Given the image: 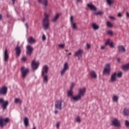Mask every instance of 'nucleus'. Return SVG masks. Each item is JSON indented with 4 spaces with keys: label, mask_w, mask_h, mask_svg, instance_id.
<instances>
[{
    "label": "nucleus",
    "mask_w": 129,
    "mask_h": 129,
    "mask_svg": "<svg viewBox=\"0 0 129 129\" xmlns=\"http://www.w3.org/2000/svg\"><path fill=\"white\" fill-rule=\"evenodd\" d=\"M105 47L104 46H102L101 47V49L103 50V49H105Z\"/></svg>",
    "instance_id": "48"
},
{
    "label": "nucleus",
    "mask_w": 129,
    "mask_h": 129,
    "mask_svg": "<svg viewBox=\"0 0 129 129\" xmlns=\"http://www.w3.org/2000/svg\"><path fill=\"white\" fill-rule=\"evenodd\" d=\"M15 103H16V104H17V103L21 104L22 103V101L19 98H16L15 99Z\"/></svg>",
    "instance_id": "30"
},
{
    "label": "nucleus",
    "mask_w": 129,
    "mask_h": 129,
    "mask_svg": "<svg viewBox=\"0 0 129 129\" xmlns=\"http://www.w3.org/2000/svg\"><path fill=\"white\" fill-rule=\"evenodd\" d=\"M77 2H81V0H77Z\"/></svg>",
    "instance_id": "58"
},
{
    "label": "nucleus",
    "mask_w": 129,
    "mask_h": 129,
    "mask_svg": "<svg viewBox=\"0 0 129 129\" xmlns=\"http://www.w3.org/2000/svg\"><path fill=\"white\" fill-rule=\"evenodd\" d=\"M39 65V62H36L35 60H33L32 62V68L33 70H36L38 69Z\"/></svg>",
    "instance_id": "11"
},
{
    "label": "nucleus",
    "mask_w": 129,
    "mask_h": 129,
    "mask_svg": "<svg viewBox=\"0 0 129 129\" xmlns=\"http://www.w3.org/2000/svg\"><path fill=\"white\" fill-rule=\"evenodd\" d=\"M112 124L115 126H118V127L120 126V122L116 118L113 120V121H112Z\"/></svg>",
    "instance_id": "13"
},
{
    "label": "nucleus",
    "mask_w": 129,
    "mask_h": 129,
    "mask_svg": "<svg viewBox=\"0 0 129 129\" xmlns=\"http://www.w3.org/2000/svg\"><path fill=\"white\" fill-rule=\"evenodd\" d=\"M86 92V88H83L80 89L79 91V94L77 96H73L74 92L73 89H70L68 92V95L71 97V99L74 101H78L82 99V97H84Z\"/></svg>",
    "instance_id": "1"
},
{
    "label": "nucleus",
    "mask_w": 129,
    "mask_h": 129,
    "mask_svg": "<svg viewBox=\"0 0 129 129\" xmlns=\"http://www.w3.org/2000/svg\"><path fill=\"white\" fill-rule=\"evenodd\" d=\"M4 60L5 61H8L9 58V54H8V50L7 49H6L5 51H4Z\"/></svg>",
    "instance_id": "18"
},
{
    "label": "nucleus",
    "mask_w": 129,
    "mask_h": 129,
    "mask_svg": "<svg viewBox=\"0 0 129 129\" xmlns=\"http://www.w3.org/2000/svg\"><path fill=\"white\" fill-rule=\"evenodd\" d=\"M60 125V123L58 122L56 124L57 128H58Z\"/></svg>",
    "instance_id": "46"
},
{
    "label": "nucleus",
    "mask_w": 129,
    "mask_h": 129,
    "mask_svg": "<svg viewBox=\"0 0 129 129\" xmlns=\"http://www.w3.org/2000/svg\"><path fill=\"white\" fill-rule=\"evenodd\" d=\"M112 100L113 101L117 102L118 100V97L117 96H114L112 98Z\"/></svg>",
    "instance_id": "31"
},
{
    "label": "nucleus",
    "mask_w": 129,
    "mask_h": 129,
    "mask_svg": "<svg viewBox=\"0 0 129 129\" xmlns=\"http://www.w3.org/2000/svg\"><path fill=\"white\" fill-rule=\"evenodd\" d=\"M49 71V68L47 66L45 65L43 67L42 71L41 76L43 78V83L47 84L48 81V72Z\"/></svg>",
    "instance_id": "2"
},
{
    "label": "nucleus",
    "mask_w": 129,
    "mask_h": 129,
    "mask_svg": "<svg viewBox=\"0 0 129 129\" xmlns=\"http://www.w3.org/2000/svg\"><path fill=\"white\" fill-rule=\"evenodd\" d=\"M87 49H88L91 48L90 45L88 43L87 44Z\"/></svg>",
    "instance_id": "44"
},
{
    "label": "nucleus",
    "mask_w": 129,
    "mask_h": 129,
    "mask_svg": "<svg viewBox=\"0 0 129 129\" xmlns=\"http://www.w3.org/2000/svg\"><path fill=\"white\" fill-rule=\"evenodd\" d=\"M109 18H110V19H113V20L115 19L114 17H113V16H110Z\"/></svg>",
    "instance_id": "50"
},
{
    "label": "nucleus",
    "mask_w": 129,
    "mask_h": 129,
    "mask_svg": "<svg viewBox=\"0 0 129 129\" xmlns=\"http://www.w3.org/2000/svg\"><path fill=\"white\" fill-rule=\"evenodd\" d=\"M111 72V67L110 64H107L104 69L103 73L104 75H109Z\"/></svg>",
    "instance_id": "6"
},
{
    "label": "nucleus",
    "mask_w": 129,
    "mask_h": 129,
    "mask_svg": "<svg viewBox=\"0 0 129 129\" xmlns=\"http://www.w3.org/2000/svg\"><path fill=\"white\" fill-rule=\"evenodd\" d=\"M69 69V67L68 62H66L63 65V68L61 70L60 74L61 76H62L64 75L65 73Z\"/></svg>",
    "instance_id": "9"
},
{
    "label": "nucleus",
    "mask_w": 129,
    "mask_h": 129,
    "mask_svg": "<svg viewBox=\"0 0 129 129\" xmlns=\"http://www.w3.org/2000/svg\"><path fill=\"white\" fill-rule=\"evenodd\" d=\"M107 26L109 28H111L113 27V24H112V23H110V22H109V21H107Z\"/></svg>",
    "instance_id": "32"
},
{
    "label": "nucleus",
    "mask_w": 129,
    "mask_h": 129,
    "mask_svg": "<svg viewBox=\"0 0 129 129\" xmlns=\"http://www.w3.org/2000/svg\"><path fill=\"white\" fill-rule=\"evenodd\" d=\"M39 4H42L45 8H47L48 6V1L47 0H38Z\"/></svg>",
    "instance_id": "15"
},
{
    "label": "nucleus",
    "mask_w": 129,
    "mask_h": 129,
    "mask_svg": "<svg viewBox=\"0 0 129 129\" xmlns=\"http://www.w3.org/2000/svg\"><path fill=\"white\" fill-rule=\"evenodd\" d=\"M23 22H24V20H23Z\"/></svg>",
    "instance_id": "60"
},
{
    "label": "nucleus",
    "mask_w": 129,
    "mask_h": 129,
    "mask_svg": "<svg viewBox=\"0 0 129 129\" xmlns=\"http://www.w3.org/2000/svg\"><path fill=\"white\" fill-rule=\"evenodd\" d=\"M42 40L43 41H45L46 40V37L44 35H43V36H42Z\"/></svg>",
    "instance_id": "43"
},
{
    "label": "nucleus",
    "mask_w": 129,
    "mask_h": 129,
    "mask_svg": "<svg viewBox=\"0 0 129 129\" xmlns=\"http://www.w3.org/2000/svg\"><path fill=\"white\" fill-rule=\"evenodd\" d=\"M118 16L119 17H122V14H121V13H118Z\"/></svg>",
    "instance_id": "47"
},
{
    "label": "nucleus",
    "mask_w": 129,
    "mask_h": 129,
    "mask_svg": "<svg viewBox=\"0 0 129 129\" xmlns=\"http://www.w3.org/2000/svg\"><path fill=\"white\" fill-rule=\"evenodd\" d=\"M71 26L73 28V30H77V26L76 23L75 22H73L71 23Z\"/></svg>",
    "instance_id": "27"
},
{
    "label": "nucleus",
    "mask_w": 129,
    "mask_h": 129,
    "mask_svg": "<svg viewBox=\"0 0 129 129\" xmlns=\"http://www.w3.org/2000/svg\"><path fill=\"white\" fill-rule=\"evenodd\" d=\"M123 113L125 116H129V108H124Z\"/></svg>",
    "instance_id": "25"
},
{
    "label": "nucleus",
    "mask_w": 129,
    "mask_h": 129,
    "mask_svg": "<svg viewBox=\"0 0 129 129\" xmlns=\"http://www.w3.org/2000/svg\"><path fill=\"white\" fill-rule=\"evenodd\" d=\"M27 40L28 43L31 44L36 42V40L32 37H30Z\"/></svg>",
    "instance_id": "21"
},
{
    "label": "nucleus",
    "mask_w": 129,
    "mask_h": 129,
    "mask_svg": "<svg viewBox=\"0 0 129 129\" xmlns=\"http://www.w3.org/2000/svg\"><path fill=\"white\" fill-rule=\"evenodd\" d=\"M0 104H2V107L3 108V110H5L7 108L9 103L8 100L5 101L4 99L0 98Z\"/></svg>",
    "instance_id": "5"
},
{
    "label": "nucleus",
    "mask_w": 129,
    "mask_h": 129,
    "mask_svg": "<svg viewBox=\"0 0 129 129\" xmlns=\"http://www.w3.org/2000/svg\"><path fill=\"white\" fill-rule=\"evenodd\" d=\"M92 28L94 30H97L99 29V26H98L96 23H93Z\"/></svg>",
    "instance_id": "24"
},
{
    "label": "nucleus",
    "mask_w": 129,
    "mask_h": 129,
    "mask_svg": "<svg viewBox=\"0 0 129 129\" xmlns=\"http://www.w3.org/2000/svg\"><path fill=\"white\" fill-rule=\"evenodd\" d=\"M58 112V111L56 109H55V114H56Z\"/></svg>",
    "instance_id": "52"
},
{
    "label": "nucleus",
    "mask_w": 129,
    "mask_h": 129,
    "mask_svg": "<svg viewBox=\"0 0 129 129\" xmlns=\"http://www.w3.org/2000/svg\"><path fill=\"white\" fill-rule=\"evenodd\" d=\"M15 0H12V1L13 2V4H14V3H15Z\"/></svg>",
    "instance_id": "55"
},
{
    "label": "nucleus",
    "mask_w": 129,
    "mask_h": 129,
    "mask_svg": "<svg viewBox=\"0 0 129 129\" xmlns=\"http://www.w3.org/2000/svg\"><path fill=\"white\" fill-rule=\"evenodd\" d=\"M15 50L17 55L20 56L21 53V48L19 46H17L15 48Z\"/></svg>",
    "instance_id": "20"
},
{
    "label": "nucleus",
    "mask_w": 129,
    "mask_h": 129,
    "mask_svg": "<svg viewBox=\"0 0 129 129\" xmlns=\"http://www.w3.org/2000/svg\"><path fill=\"white\" fill-rule=\"evenodd\" d=\"M33 129H36V127L35 126L33 127Z\"/></svg>",
    "instance_id": "57"
},
{
    "label": "nucleus",
    "mask_w": 129,
    "mask_h": 129,
    "mask_svg": "<svg viewBox=\"0 0 129 129\" xmlns=\"http://www.w3.org/2000/svg\"><path fill=\"white\" fill-rule=\"evenodd\" d=\"M2 19H3V16H2V14H0V21H1V20H2Z\"/></svg>",
    "instance_id": "49"
},
{
    "label": "nucleus",
    "mask_w": 129,
    "mask_h": 129,
    "mask_svg": "<svg viewBox=\"0 0 129 129\" xmlns=\"http://www.w3.org/2000/svg\"><path fill=\"white\" fill-rule=\"evenodd\" d=\"M26 58L25 57H24L22 58V60L23 61H25L26 60Z\"/></svg>",
    "instance_id": "45"
},
{
    "label": "nucleus",
    "mask_w": 129,
    "mask_h": 129,
    "mask_svg": "<svg viewBox=\"0 0 129 129\" xmlns=\"http://www.w3.org/2000/svg\"><path fill=\"white\" fill-rule=\"evenodd\" d=\"M87 7L88 8H89L91 9V10H92V11H96L97 10L96 7H95V6H94V5H93V4H92V3H90V4H88Z\"/></svg>",
    "instance_id": "19"
},
{
    "label": "nucleus",
    "mask_w": 129,
    "mask_h": 129,
    "mask_svg": "<svg viewBox=\"0 0 129 129\" xmlns=\"http://www.w3.org/2000/svg\"><path fill=\"white\" fill-rule=\"evenodd\" d=\"M66 51H68V50H66Z\"/></svg>",
    "instance_id": "59"
},
{
    "label": "nucleus",
    "mask_w": 129,
    "mask_h": 129,
    "mask_svg": "<svg viewBox=\"0 0 129 129\" xmlns=\"http://www.w3.org/2000/svg\"><path fill=\"white\" fill-rule=\"evenodd\" d=\"M125 124L127 127H129V121L128 120H125Z\"/></svg>",
    "instance_id": "34"
},
{
    "label": "nucleus",
    "mask_w": 129,
    "mask_h": 129,
    "mask_svg": "<svg viewBox=\"0 0 129 129\" xmlns=\"http://www.w3.org/2000/svg\"><path fill=\"white\" fill-rule=\"evenodd\" d=\"M117 61H118V62H120V58H117Z\"/></svg>",
    "instance_id": "53"
},
{
    "label": "nucleus",
    "mask_w": 129,
    "mask_h": 129,
    "mask_svg": "<svg viewBox=\"0 0 129 129\" xmlns=\"http://www.w3.org/2000/svg\"><path fill=\"white\" fill-rule=\"evenodd\" d=\"M118 49L119 52H125L126 51L125 48L122 45H120L118 46Z\"/></svg>",
    "instance_id": "22"
},
{
    "label": "nucleus",
    "mask_w": 129,
    "mask_h": 129,
    "mask_svg": "<svg viewBox=\"0 0 129 129\" xmlns=\"http://www.w3.org/2000/svg\"><path fill=\"white\" fill-rule=\"evenodd\" d=\"M9 121V118L3 119L2 117H0V126L3 127L4 125H6Z\"/></svg>",
    "instance_id": "8"
},
{
    "label": "nucleus",
    "mask_w": 129,
    "mask_h": 129,
    "mask_svg": "<svg viewBox=\"0 0 129 129\" xmlns=\"http://www.w3.org/2000/svg\"><path fill=\"white\" fill-rule=\"evenodd\" d=\"M77 121L78 122H81V118H80V117H78L77 118Z\"/></svg>",
    "instance_id": "39"
},
{
    "label": "nucleus",
    "mask_w": 129,
    "mask_h": 129,
    "mask_svg": "<svg viewBox=\"0 0 129 129\" xmlns=\"http://www.w3.org/2000/svg\"><path fill=\"white\" fill-rule=\"evenodd\" d=\"M8 92V88L6 86H4L0 88V95H6Z\"/></svg>",
    "instance_id": "10"
},
{
    "label": "nucleus",
    "mask_w": 129,
    "mask_h": 129,
    "mask_svg": "<svg viewBox=\"0 0 129 129\" xmlns=\"http://www.w3.org/2000/svg\"><path fill=\"white\" fill-rule=\"evenodd\" d=\"M90 76L92 78L94 79H96L97 78V75L96 73L94 71H92L90 73Z\"/></svg>",
    "instance_id": "17"
},
{
    "label": "nucleus",
    "mask_w": 129,
    "mask_h": 129,
    "mask_svg": "<svg viewBox=\"0 0 129 129\" xmlns=\"http://www.w3.org/2000/svg\"><path fill=\"white\" fill-rule=\"evenodd\" d=\"M24 122L25 123V126L27 127L29 125V120L28 119L27 117H25L24 120Z\"/></svg>",
    "instance_id": "28"
},
{
    "label": "nucleus",
    "mask_w": 129,
    "mask_h": 129,
    "mask_svg": "<svg viewBox=\"0 0 129 129\" xmlns=\"http://www.w3.org/2000/svg\"><path fill=\"white\" fill-rule=\"evenodd\" d=\"M72 55V53H68V55Z\"/></svg>",
    "instance_id": "56"
},
{
    "label": "nucleus",
    "mask_w": 129,
    "mask_h": 129,
    "mask_svg": "<svg viewBox=\"0 0 129 129\" xmlns=\"http://www.w3.org/2000/svg\"><path fill=\"white\" fill-rule=\"evenodd\" d=\"M110 43V40L109 39H108L106 42H105V45H109Z\"/></svg>",
    "instance_id": "36"
},
{
    "label": "nucleus",
    "mask_w": 129,
    "mask_h": 129,
    "mask_svg": "<svg viewBox=\"0 0 129 129\" xmlns=\"http://www.w3.org/2000/svg\"><path fill=\"white\" fill-rule=\"evenodd\" d=\"M44 18L43 19V26L44 30H47L49 27V17L50 14H47L46 12L44 13Z\"/></svg>",
    "instance_id": "3"
},
{
    "label": "nucleus",
    "mask_w": 129,
    "mask_h": 129,
    "mask_svg": "<svg viewBox=\"0 0 129 129\" xmlns=\"http://www.w3.org/2000/svg\"><path fill=\"white\" fill-rule=\"evenodd\" d=\"M109 45H110V47H111V48H113L114 47L113 44L112 42L110 43Z\"/></svg>",
    "instance_id": "42"
},
{
    "label": "nucleus",
    "mask_w": 129,
    "mask_h": 129,
    "mask_svg": "<svg viewBox=\"0 0 129 129\" xmlns=\"http://www.w3.org/2000/svg\"><path fill=\"white\" fill-rule=\"evenodd\" d=\"M122 68L123 71H128L129 70V63L123 65Z\"/></svg>",
    "instance_id": "23"
},
{
    "label": "nucleus",
    "mask_w": 129,
    "mask_h": 129,
    "mask_svg": "<svg viewBox=\"0 0 129 129\" xmlns=\"http://www.w3.org/2000/svg\"><path fill=\"white\" fill-rule=\"evenodd\" d=\"M64 46H65V45H64V44H60V45H58V46H59V47L61 48H64Z\"/></svg>",
    "instance_id": "40"
},
{
    "label": "nucleus",
    "mask_w": 129,
    "mask_h": 129,
    "mask_svg": "<svg viewBox=\"0 0 129 129\" xmlns=\"http://www.w3.org/2000/svg\"><path fill=\"white\" fill-rule=\"evenodd\" d=\"M122 73L121 72H119L118 74H117V77L119 78H120L122 77Z\"/></svg>",
    "instance_id": "33"
},
{
    "label": "nucleus",
    "mask_w": 129,
    "mask_h": 129,
    "mask_svg": "<svg viewBox=\"0 0 129 129\" xmlns=\"http://www.w3.org/2000/svg\"><path fill=\"white\" fill-rule=\"evenodd\" d=\"M126 17L129 18V13H128V12H126Z\"/></svg>",
    "instance_id": "51"
},
{
    "label": "nucleus",
    "mask_w": 129,
    "mask_h": 129,
    "mask_svg": "<svg viewBox=\"0 0 129 129\" xmlns=\"http://www.w3.org/2000/svg\"><path fill=\"white\" fill-rule=\"evenodd\" d=\"M108 5L111 6L114 3V0H106Z\"/></svg>",
    "instance_id": "29"
},
{
    "label": "nucleus",
    "mask_w": 129,
    "mask_h": 129,
    "mask_svg": "<svg viewBox=\"0 0 129 129\" xmlns=\"http://www.w3.org/2000/svg\"><path fill=\"white\" fill-rule=\"evenodd\" d=\"M21 71L22 73V76L23 79H25L28 73H29L28 69H25V67H22L21 69Z\"/></svg>",
    "instance_id": "7"
},
{
    "label": "nucleus",
    "mask_w": 129,
    "mask_h": 129,
    "mask_svg": "<svg viewBox=\"0 0 129 129\" xmlns=\"http://www.w3.org/2000/svg\"><path fill=\"white\" fill-rule=\"evenodd\" d=\"M95 14L100 15L103 14V12H95Z\"/></svg>",
    "instance_id": "38"
},
{
    "label": "nucleus",
    "mask_w": 129,
    "mask_h": 129,
    "mask_svg": "<svg viewBox=\"0 0 129 129\" xmlns=\"http://www.w3.org/2000/svg\"><path fill=\"white\" fill-rule=\"evenodd\" d=\"M83 51L82 49H79L75 53V56L80 58L82 56Z\"/></svg>",
    "instance_id": "14"
},
{
    "label": "nucleus",
    "mask_w": 129,
    "mask_h": 129,
    "mask_svg": "<svg viewBox=\"0 0 129 129\" xmlns=\"http://www.w3.org/2000/svg\"><path fill=\"white\" fill-rule=\"evenodd\" d=\"M107 34L111 35V36H112L113 34V33L111 31H107Z\"/></svg>",
    "instance_id": "35"
},
{
    "label": "nucleus",
    "mask_w": 129,
    "mask_h": 129,
    "mask_svg": "<svg viewBox=\"0 0 129 129\" xmlns=\"http://www.w3.org/2000/svg\"><path fill=\"white\" fill-rule=\"evenodd\" d=\"M25 26L26 27V28L28 29V23H26L25 24Z\"/></svg>",
    "instance_id": "54"
},
{
    "label": "nucleus",
    "mask_w": 129,
    "mask_h": 129,
    "mask_svg": "<svg viewBox=\"0 0 129 129\" xmlns=\"http://www.w3.org/2000/svg\"><path fill=\"white\" fill-rule=\"evenodd\" d=\"M116 76L117 74L114 73L111 77L110 82L113 83L116 81Z\"/></svg>",
    "instance_id": "16"
},
{
    "label": "nucleus",
    "mask_w": 129,
    "mask_h": 129,
    "mask_svg": "<svg viewBox=\"0 0 129 129\" xmlns=\"http://www.w3.org/2000/svg\"><path fill=\"white\" fill-rule=\"evenodd\" d=\"M33 51V48L30 45H28L27 46L26 53L28 55L31 56Z\"/></svg>",
    "instance_id": "12"
},
{
    "label": "nucleus",
    "mask_w": 129,
    "mask_h": 129,
    "mask_svg": "<svg viewBox=\"0 0 129 129\" xmlns=\"http://www.w3.org/2000/svg\"><path fill=\"white\" fill-rule=\"evenodd\" d=\"M60 16V14L59 13H57L56 15V16H54V18L52 19V22H55L56 21L58 20L59 18V17Z\"/></svg>",
    "instance_id": "26"
},
{
    "label": "nucleus",
    "mask_w": 129,
    "mask_h": 129,
    "mask_svg": "<svg viewBox=\"0 0 129 129\" xmlns=\"http://www.w3.org/2000/svg\"><path fill=\"white\" fill-rule=\"evenodd\" d=\"M74 86H75V84L72 83V86L71 87V89L73 90Z\"/></svg>",
    "instance_id": "41"
},
{
    "label": "nucleus",
    "mask_w": 129,
    "mask_h": 129,
    "mask_svg": "<svg viewBox=\"0 0 129 129\" xmlns=\"http://www.w3.org/2000/svg\"><path fill=\"white\" fill-rule=\"evenodd\" d=\"M73 21H74V17H73V16H71V23H74Z\"/></svg>",
    "instance_id": "37"
},
{
    "label": "nucleus",
    "mask_w": 129,
    "mask_h": 129,
    "mask_svg": "<svg viewBox=\"0 0 129 129\" xmlns=\"http://www.w3.org/2000/svg\"><path fill=\"white\" fill-rule=\"evenodd\" d=\"M65 106V103L61 100H57L55 103V107L56 108L61 110L62 108Z\"/></svg>",
    "instance_id": "4"
}]
</instances>
